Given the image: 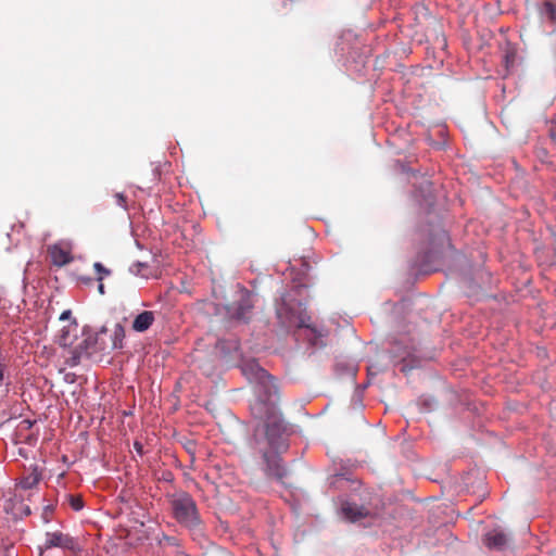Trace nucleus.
Here are the masks:
<instances>
[{
	"label": "nucleus",
	"instance_id": "nucleus-18",
	"mask_svg": "<svg viewBox=\"0 0 556 556\" xmlns=\"http://www.w3.org/2000/svg\"><path fill=\"white\" fill-rule=\"evenodd\" d=\"M134 446L139 454H142L143 446L141 443L135 442Z\"/></svg>",
	"mask_w": 556,
	"mask_h": 556
},
{
	"label": "nucleus",
	"instance_id": "nucleus-20",
	"mask_svg": "<svg viewBox=\"0 0 556 556\" xmlns=\"http://www.w3.org/2000/svg\"><path fill=\"white\" fill-rule=\"evenodd\" d=\"M116 198L119 204H124L126 201V198L122 193H117Z\"/></svg>",
	"mask_w": 556,
	"mask_h": 556
},
{
	"label": "nucleus",
	"instance_id": "nucleus-7",
	"mask_svg": "<svg viewBox=\"0 0 556 556\" xmlns=\"http://www.w3.org/2000/svg\"><path fill=\"white\" fill-rule=\"evenodd\" d=\"M341 511L346 519L353 522L368 515V510L364 506L351 502H344L341 506Z\"/></svg>",
	"mask_w": 556,
	"mask_h": 556
},
{
	"label": "nucleus",
	"instance_id": "nucleus-6",
	"mask_svg": "<svg viewBox=\"0 0 556 556\" xmlns=\"http://www.w3.org/2000/svg\"><path fill=\"white\" fill-rule=\"evenodd\" d=\"M46 547H60L64 549L75 551L78 547L77 541L68 534L62 532L47 533Z\"/></svg>",
	"mask_w": 556,
	"mask_h": 556
},
{
	"label": "nucleus",
	"instance_id": "nucleus-5",
	"mask_svg": "<svg viewBox=\"0 0 556 556\" xmlns=\"http://www.w3.org/2000/svg\"><path fill=\"white\" fill-rule=\"evenodd\" d=\"M288 323L290 326H294L298 329H305L309 331L308 340L313 343H315V341L321 336L313 325L312 318L305 309L300 311L298 315L292 314Z\"/></svg>",
	"mask_w": 556,
	"mask_h": 556
},
{
	"label": "nucleus",
	"instance_id": "nucleus-22",
	"mask_svg": "<svg viewBox=\"0 0 556 556\" xmlns=\"http://www.w3.org/2000/svg\"><path fill=\"white\" fill-rule=\"evenodd\" d=\"M506 66L508 67L509 63L513 62V56L510 58L508 54L505 56Z\"/></svg>",
	"mask_w": 556,
	"mask_h": 556
},
{
	"label": "nucleus",
	"instance_id": "nucleus-3",
	"mask_svg": "<svg viewBox=\"0 0 556 556\" xmlns=\"http://www.w3.org/2000/svg\"><path fill=\"white\" fill-rule=\"evenodd\" d=\"M60 342L64 348L68 346L65 349L63 357L70 367L77 366L83 358L90 356L94 345V339L91 336L84 337L75 345H72L67 334H63Z\"/></svg>",
	"mask_w": 556,
	"mask_h": 556
},
{
	"label": "nucleus",
	"instance_id": "nucleus-2",
	"mask_svg": "<svg viewBox=\"0 0 556 556\" xmlns=\"http://www.w3.org/2000/svg\"><path fill=\"white\" fill-rule=\"evenodd\" d=\"M173 517L182 527L191 531H200L202 519L193 497L186 491L167 495Z\"/></svg>",
	"mask_w": 556,
	"mask_h": 556
},
{
	"label": "nucleus",
	"instance_id": "nucleus-11",
	"mask_svg": "<svg viewBox=\"0 0 556 556\" xmlns=\"http://www.w3.org/2000/svg\"><path fill=\"white\" fill-rule=\"evenodd\" d=\"M40 479V472L37 470V468H34L29 473L22 478L20 485L22 489L28 490L36 486L39 483Z\"/></svg>",
	"mask_w": 556,
	"mask_h": 556
},
{
	"label": "nucleus",
	"instance_id": "nucleus-21",
	"mask_svg": "<svg viewBox=\"0 0 556 556\" xmlns=\"http://www.w3.org/2000/svg\"><path fill=\"white\" fill-rule=\"evenodd\" d=\"M98 291L100 294H104V285L102 281H99Z\"/></svg>",
	"mask_w": 556,
	"mask_h": 556
},
{
	"label": "nucleus",
	"instance_id": "nucleus-19",
	"mask_svg": "<svg viewBox=\"0 0 556 556\" xmlns=\"http://www.w3.org/2000/svg\"><path fill=\"white\" fill-rule=\"evenodd\" d=\"M134 267H136V268H137V269H136V273H140V269H141L142 267H146V265H144V264H142V263H140V262H138V263H135V264L132 265V268H134Z\"/></svg>",
	"mask_w": 556,
	"mask_h": 556
},
{
	"label": "nucleus",
	"instance_id": "nucleus-9",
	"mask_svg": "<svg viewBox=\"0 0 556 556\" xmlns=\"http://www.w3.org/2000/svg\"><path fill=\"white\" fill-rule=\"evenodd\" d=\"M507 543L508 536L502 531L493 530L486 533L484 536V544L489 548L502 549L507 545Z\"/></svg>",
	"mask_w": 556,
	"mask_h": 556
},
{
	"label": "nucleus",
	"instance_id": "nucleus-12",
	"mask_svg": "<svg viewBox=\"0 0 556 556\" xmlns=\"http://www.w3.org/2000/svg\"><path fill=\"white\" fill-rule=\"evenodd\" d=\"M252 305L248 300H242L237 304L236 307V317L238 319H249L251 314Z\"/></svg>",
	"mask_w": 556,
	"mask_h": 556
},
{
	"label": "nucleus",
	"instance_id": "nucleus-8",
	"mask_svg": "<svg viewBox=\"0 0 556 556\" xmlns=\"http://www.w3.org/2000/svg\"><path fill=\"white\" fill-rule=\"evenodd\" d=\"M155 315L151 311H143L132 320L131 328L136 332L147 331L154 323Z\"/></svg>",
	"mask_w": 556,
	"mask_h": 556
},
{
	"label": "nucleus",
	"instance_id": "nucleus-10",
	"mask_svg": "<svg viewBox=\"0 0 556 556\" xmlns=\"http://www.w3.org/2000/svg\"><path fill=\"white\" fill-rule=\"evenodd\" d=\"M540 15L543 21L556 24V0H544Z\"/></svg>",
	"mask_w": 556,
	"mask_h": 556
},
{
	"label": "nucleus",
	"instance_id": "nucleus-17",
	"mask_svg": "<svg viewBox=\"0 0 556 556\" xmlns=\"http://www.w3.org/2000/svg\"><path fill=\"white\" fill-rule=\"evenodd\" d=\"M79 280L85 285H90L92 282V278L90 277H80Z\"/></svg>",
	"mask_w": 556,
	"mask_h": 556
},
{
	"label": "nucleus",
	"instance_id": "nucleus-14",
	"mask_svg": "<svg viewBox=\"0 0 556 556\" xmlns=\"http://www.w3.org/2000/svg\"><path fill=\"white\" fill-rule=\"evenodd\" d=\"M93 268L98 275L97 280L103 281L106 276L111 275V270L105 268L101 263L97 262L93 264Z\"/></svg>",
	"mask_w": 556,
	"mask_h": 556
},
{
	"label": "nucleus",
	"instance_id": "nucleus-16",
	"mask_svg": "<svg viewBox=\"0 0 556 556\" xmlns=\"http://www.w3.org/2000/svg\"><path fill=\"white\" fill-rule=\"evenodd\" d=\"M549 135L553 140L556 141V123H554L549 128Z\"/></svg>",
	"mask_w": 556,
	"mask_h": 556
},
{
	"label": "nucleus",
	"instance_id": "nucleus-24",
	"mask_svg": "<svg viewBox=\"0 0 556 556\" xmlns=\"http://www.w3.org/2000/svg\"><path fill=\"white\" fill-rule=\"evenodd\" d=\"M217 555H219V556H229V554L227 552H225V551L217 552Z\"/></svg>",
	"mask_w": 556,
	"mask_h": 556
},
{
	"label": "nucleus",
	"instance_id": "nucleus-15",
	"mask_svg": "<svg viewBox=\"0 0 556 556\" xmlns=\"http://www.w3.org/2000/svg\"><path fill=\"white\" fill-rule=\"evenodd\" d=\"M68 502H70L71 507L75 511H78L84 507L83 498L78 495H68Z\"/></svg>",
	"mask_w": 556,
	"mask_h": 556
},
{
	"label": "nucleus",
	"instance_id": "nucleus-4",
	"mask_svg": "<svg viewBox=\"0 0 556 556\" xmlns=\"http://www.w3.org/2000/svg\"><path fill=\"white\" fill-rule=\"evenodd\" d=\"M47 251L51 260V264L56 267H63L74 260L72 255L73 244L67 240H60L56 243L49 245Z\"/></svg>",
	"mask_w": 556,
	"mask_h": 556
},
{
	"label": "nucleus",
	"instance_id": "nucleus-1",
	"mask_svg": "<svg viewBox=\"0 0 556 556\" xmlns=\"http://www.w3.org/2000/svg\"><path fill=\"white\" fill-rule=\"evenodd\" d=\"M242 374L255 382L256 397L251 403L252 415L265 426L269 451L263 452L265 473L286 484L287 469L281 464L279 453L288 450L286 425L278 408L279 392L275 378L256 362L250 361L242 365Z\"/></svg>",
	"mask_w": 556,
	"mask_h": 556
},
{
	"label": "nucleus",
	"instance_id": "nucleus-23",
	"mask_svg": "<svg viewBox=\"0 0 556 556\" xmlns=\"http://www.w3.org/2000/svg\"><path fill=\"white\" fill-rule=\"evenodd\" d=\"M70 314H71L70 311L63 312L62 315H61V319L67 318Z\"/></svg>",
	"mask_w": 556,
	"mask_h": 556
},
{
	"label": "nucleus",
	"instance_id": "nucleus-13",
	"mask_svg": "<svg viewBox=\"0 0 556 556\" xmlns=\"http://www.w3.org/2000/svg\"><path fill=\"white\" fill-rule=\"evenodd\" d=\"M124 337V328L121 325H116L114 330V338L112 341V349H121Z\"/></svg>",
	"mask_w": 556,
	"mask_h": 556
}]
</instances>
